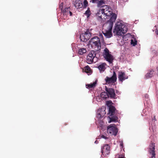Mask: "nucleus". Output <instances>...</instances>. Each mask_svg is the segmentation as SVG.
Returning <instances> with one entry per match:
<instances>
[{
    "label": "nucleus",
    "mask_w": 158,
    "mask_h": 158,
    "mask_svg": "<svg viewBox=\"0 0 158 158\" xmlns=\"http://www.w3.org/2000/svg\"><path fill=\"white\" fill-rule=\"evenodd\" d=\"M100 137L103 138L105 139H107V138L105 136L103 135H101L100 136Z\"/></svg>",
    "instance_id": "nucleus-33"
},
{
    "label": "nucleus",
    "mask_w": 158,
    "mask_h": 158,
    "mask_svg": "<svg viewBox=\"0 0 158 158\" xmlns=\"http://www.w3.org/2000/svg\"><path fill=\"white\" fill-rule=\"evenodd\" d=\"M96 84V81H95L93 82V83L87 84L86 85V88L90 89L94 87L95 86Z\"/></svg>",
    "instance_id": "nucleus-23"
},
{
    "label": "nucleus",
    "mask_w": 158,
    "mask_h": 158,
    "mask_svg": "<svg viewBox=\"0 0 158 158\" xmlns=\"http://www.w3.org/2000/svg\"><path fill=\"white\" fill-rule=\"evenodd\" d=\"M86 52V48H80L78 50V53L80 55H83Z\"/></svg>",
    "instance_id": "nucleus-22"
},
{
    "label": "nucleus",
    "mask_w": 158,
    "mask_h": 158,
    "mask_svg": "<svg viewBox=\"0 0 158 158\" xmlns=\"http://www.w3.org/2000/svg\"><path fill=\"white\" fill-rule=\"evenodd\" d=\"M144 97L146 98H148V94H145Z\"/></svg>",
    "instance_id": "nucleus-35"
},
{
    "label": "nucleus",
    "mask_w": 158,
    "mask_h": 158,
    "mask_svg": "<svg viewBox=\"0 0 158 158\" xmlns=\"http://www.w3.org/2000/svg\"><path fill=\"white\" fill-rule=\"evenodd\" d=\"M67 125V123H64V125H65V126H66V125Z\"/></svg>",
    "instance_id": "nucleus-43"
},
{
    "label": "nucleus",
    "mask_w": 158,
    "mask_h": 158,
    "mask_svg": "<svg viewBox=\"0 0 158 158\" xmlns=\"http://www.w3.org/2000/svg\"><path fill=\"white\" fill-rule=\"evenodd\" d=\"M117 79L116 74L114 71H113L112 76L110 77L107 76L105 79V80L106 82L108 84H113L116 81Z\"/></svg>",
    "instance_id": "nucleus-9"
},
{
    "label": "nucleus",
    "mask_w": 158,
    "mask_h": 158,
    "mask_svg": "<svg viewBox=\"0 0 158 158\" xmlns=\"http://www.w3.org/2000/svg\"><path fill=\"white\" fill-rule=\"evenodd\" d=\"M101 110H99L98 111V113L97 114V117L98 118H102L104 115L106 114V112L105 110L103 111H101Z\"/></svg>",
    "instance_id": "nucleus-18"
},
{
    "label": "nucleus",
    "mask_w": 158,
    "mask_h": 158,
    "mask_svg": "<svg viewBox=\"0 0 158 158\" xmlns=\"http://www.w3.org/2000/svg\"><path fill=\"white\" fill-rule=\"evenodd\" d=\"M84 14L87 16V18L90 16V11L89 8H88V10L85 11Z\"/></svg>",
    "instance_id": "nucleus-26"
},
{
    "label": "nucleus",
    "mask_w": 158,
    "mask_h": 158,
    "mask_svg": "<svg viewBox=\"0 0 158 158\" xmlns=\"http://www.w3.org/2000/svg\"><path fill=\"white\" fill-rule=\"evenodd\" d=\"M63 2H61L59 5V9L61 10V11H62L63 9Z\"/></svg>",
    "instance_id": "nucleus-29"
},
{
    "label": "nucleus",
    "mask_w": 158,
    "mask_h": 158,
    "mask_svg": "<svg viewBox=\"0 0 158 158\" xmlns=\"http://www.w3.org/2000/svg\"><path fill=\"white\" fill-rule=\"evenodd\" d=\"M110 116V122H115L118 121V118L117 116L114 115Z\"/></svg>",
    "instance_id": "nucleus-21"
},
{
    "label": "nucleus",
    "mask_w": 158,
    "mask_h": 158,
    "mask_svg": "<svg viewBox=\"0 0 158 158\" xmlns=\"http://www.w3.org/2000/svg\"><path fill=\"white\" fill-rule=\"evenodd\" d=\"M137 41L136 40H135L134 41L133 40H131V44H132L133 46H135L137 44Z\"/></svg>",
    "instance_id": "nucleus-28"
},
{
    "label": "nucleus",
    "mask_w": 158,
    "mask_h": 158,
    "mask_svg": "<svg viewBox=\"0 0 158 158\" xmlns=\"http://www.w3.org/2000/svg\"><path fill=\"white\" fill-rule=\"evenodd\" d=\"M110 147L108 144H106L102 148L101 152L104 155H108L110 152Z\"/></svg>",
    "instance_id": "nucleus-13"
},
{
    "label": "nucleus",
    "mask_w": 158,
    "mask_h": 158,
    "mask_svg": "<svg viewBox=\"0 0 158 158\" xmlns=\"http://www.w3.org/2000/svg\"><path fill=\"white\" fill-rule=\"evenodd\" d=\"M96 54L95 51L94 50L91 51L87 56V62L88 64H91L93 62L95 63L97 61L98 58L96 56Z\"/></svg>",
    "instance_id": "nucleus-4"
},
{
    "label": "nucleus",
    "mask_w": 158,
    "mask_h": 158,
    "mask_svg": "<svg viewBox=\"0 0 158 158\" xmlns=\"http://www.w3.org/2000/svg\"><path fill=\"white\" fill-rule=\"evenodd\" d=\"M155 143L151 142L149 145V147L148 148V152L149 153L152 155L150 158H155L156 154L155 153Z\"/></svg>",
    "instance_id": "nucleus-10"
},
{
    "label": "nucleus",
    "mask_w": 158,
    "mask_h": 158,
    "mask_svg": "<svg viewBox=\"0 0 158 158\" xmlns=\"http://www.w3.org/2000/svg\"><path fill=\"white\" fill-rule=\"evenodd\" d=\"M153 119H154V120H155L156 119V118H155V116H154V117H153V118L152 120H153Z\"/></svg>",
    "instance_id": "nucleus-40"
},
{
    "label": "nucleus",
    "mask_w": 158,
    "mask_h": 158,
    "mask_svg": "<svg viewBox=\"0 0 158 158\" xmlns=\"http://www.w3.org/2000/svg\"><path fill=\"white\" fill-rule=\"evenodd\" d=\"M82 72L86 73L88 75L91 74L92 73V70H82Z\"/></svg>",
    "instance_id": "nucleus-25"
},
{
    "label": "nucleus",
    "mask_w": 158,
    "mask_h": 158,
    "mask_svg": "<svg viewBox=\"0 0 158 158\" xmlns=\"http://www.w3.org/2000/svg\"><path fill=\"white\" fill-rule=\"evenodd\" d=\"M69 13L70 14V16H72V12L71 11H69Z\"/></svg>",
    "instance_id": "nucleus-36"
},
{
    "label": "nucleus",
    "mask_w": 158,
    "mask_h": 158,
    "mask_svg": "<svg viewBox=\"0 0 158 158\" xmlns=\"http://www.w3.org/2000/svg\"><path fill=\"white\" fill-rule=\"evenodd\" d=\"M112 103V102L111 101H107L106 102V104L107 105L109 106V105H111V104Z\"/></svg>",
    "instance_id": "nucleus-31"
},
{
    "label": "nucleus",
    "mask_w": 158,
    "mask_h": 158,
    "mask_svg": "<svg viewBox=\"0 0 158 158\" xmlns=\"http://www.w3.org/2000/svg\"><path fill=\"white\" fill-rule=\"evenodd\" d=\"M112 14V9L110 7V6L105 5L102 6V9L99 10L98 13V17L101 19L102 20L106 19L107 18L106 16H109L114 14Z\"/></svg>",
    "instance_id": "nucleus-2"
},
{
    "label": "nucleus",
    "mask_w": 158,
    "mask_h": 158,
    "mask_svg": "<svg viewBox=\"0 0 158 158\" xmlns=\"http://www.w3.org/2000/svg\"><path fill=\"white\" fill-rule=\"evenodd\" d=\"M118 77L119 81H121L122 82L123 81L128 78V76L124 72H118Z\"/></svg>",
    "instance_id": "nucleus-12"
},
{
    "label": "nucleus",
    "mask_w": 158,
    "mask_h": 158,
    "mask_svg": "<svg viewBox=\"0 0 158 158\" xmlns=\"http://www.w3.org/2000/svg\"><path fill=\"white\" fill-rule=\"evenodd\" d=\"M118 158H124L123 157H119Z\"/></svg>",
    "instance_id": "nucleus-42"
},
{
    "label": "nucleus",
    "mask_w": 158,
    "mask_h": 158,
    "mask_svg": "<svg viewBox=\"0 0 158 158\" xmlns=\"http://www.w3.org/2000/svg\"><path fill=\"white\" fill-rule=\"evenodd\" d=\"M91 36V34L89 29H87L84 33L80 34V38L81 41L86 42L88 40Z\"/></svg>",
    "instance_id": "nucleus-8"
},
{
    "label": "nucleus",
    "mask_w": 158,
    "mask_h": 158,
    "mask_svg": "<svg viewBox=\"0 0 158 158\" xmlns=\"http://www.w3.org/2000/svg\"><path fill=\"white\" fill-rule=\"evenodd\" d=\"M69 7H66L61 11V15H63L64 17H65V18L63 19H64L67 18V15L69 14Z\"/></svg>",
    "instance_id": "nucleus-15"
},
{
    "label": "nucleus",
    "mask_w": 158,
    "mask_h": 158,
    "mask_svg": "<svg viewBox=\"0 0 158 158\" xmlns=\"http://www.w3.org/2000/svg\"><path fill=\"white\" fill-rule=\"evenodd\" d=\"M107 65L106 63H103L99 65L98 68V69H105L106 68V66Z\"/></svg>",
    "instance_id": "nucleus-24"
},
{
    "label": "nucleus",
    "mask_w": 158,
    "mask_h": 158,
    "mask_svg": "<svg viewBox=\"0 0 158 158\" xmlns=\"http://www.w3.org/2000/svg\"><path fill=\"white\" fill-rule=\"evenodd\" d=\"M156 70V72H157V75L158 76V70Z\"/></svg>",
    "instance_id": "nucleus-41"
},
{
    "label": "nucleus",
    "mask_w": 158,
    "mask_h": 158,
    "mask_svg": "<svg viewBox=\"0 0 158 158\" xmlns=\"http://www.w3.org/2000/svg\"><path fill=\"white\" fill-rule=\"evenodd\" d=\"M156 32L158 35V30L156 29Z\"/></svg>",
    "instance_id": "nucleus-38"
},
{
    "label": "nucleus",
    "mask_w": 158,
    "mask_h": 158,
    "mask_svg": "<svg viewBox=\"0 0 158 158\" xmlns=\"http://www.w3.org/2000/svg\"><path fill=\"white\" fill-rule=\"evenodd\" d=\"M73 4L77 9L81 8L83 6L82 2L80 0H73Z\"/></svg>",
    "instance_id": "nucleus-14"
},
{
    "label": "nucleus",
    "mask_w": 158,
    "mask_h": 158,
    "mask_svg": "<svg viewBox=\"0 0 158 158\" xmlns=\"http://www.w3.org/2000/svg\"><path fill=\"white\" fill-rule=\"evenodd\" d=\"M84 68L85 69H91L88 65L85 66Z\"/></svg>",
    "instance_id": "nucleus-34"
},
{
    "label": "nucleus",
    "mask_w": 158,
    "mask_h": 158,
    "mask_svg": "<svg viewBox=\"0 0 158 158\" xmlns=\"http://www.w3.org/2000/svg\"><path fill=\"white\" fill-rule=\"evenodd\" d=\"M115 110L116 109L114 106L112 105L109 106V114L110 116L113 115L115 114Z\"/></svg>",
    "instance_id": "nucleus-16"
},
{
    "label": "nucleus",
    "mask_w": 158,
    "mask_h": 158,
    "mask_svg": "<svg viewBox=\"0 0 158 158\" xmlns=\"http://www.w3.org/2000/svg\"><path fill=\"white\" fill-rule=\"evenodd\" d=\"M88 2L87 0H84L83 2V6L84 8H85L88 6Z\"/></svg>",
    "instance_id": "nucleus-27"
},
{
    "label": "nucleus",
    "mask_w": 158,
    "mask_h": 158,
    "mask_svg": "<svg viewBox=\"0 0 158 158\" xmlns=\"http://www.w3.org/2000/svg\"><path fill=\"white\" fill-rule=\"evenodd\" d=\"M105 70H102V69H101V70H100V72H101L102 71L103 72Z\"/></svg>",
    "instance_id": "nucleus-39"
},
{
    "label": "nucleus",
    "mask_w": 158,
    "mask_h": 158,
    "mask_svg": "<svg viewBox=\"0 0 158 158\" xmlns=\"http://www.w3.org/2000/svg\"><path fill=\"white\" fill-rule=\"evenodd\" d=\"M90 43L94 45L98 49H100L101 48V44L100 39L98 37L96 36L92 38L90 40Z\"/></svg>",
    "instance_id": "nucleus-7"
},
{
    "label": "nucleus",
    "mask_w": 158,
    "mask_h": 158,
    "mask_svg": "<svg viewBox=\"0 0 158 158\" xmlns=\"http://www.w3.org/2000/svg\"><path fill=\"white\" fill-rule=\"evenodd\" d=\"M127 31V28L122 23L118 22L115 24V27L113 32L117 35H121L122 34L125 33Z\"/></svg>",
    "instance_id": "nucleus-3"
},
{
    "label": "nucleus",
    "mask_w": 158,
    "mask_h": 158,
    "mask_svg": "<svg viewBox=\"0 0 158 158\" xmlns=\"http://www.w3.org/2000/svg\"><path fill=\"white\" fill-rule=\"evenodd\" d=\"M105 90L107 93L109 97H110L111 98H115L116 95L115 93L114 89L108 88L106 87Z\"/></svg>",
    "instance_id": "nucleus-11"
},
{
    "label": "nucleus",
    "mask_w": 158,
    "mask_h": 158,
    "mask_svg": "<svg viewBox=\"0 0 158 158\" xmlns=\"http://www.w3.org/2000/svg\"><path fill=\"white\" fill-rule=\"evenodd\" d=\"M99 0H90V2L93 3H96Z\"/></svg>",
    "instance_id": "nucleus-30"
},
{
    "label": "nucleus",
    "mask_w": 158,
    "mask_h": 158,
    "mask_svg": "<svg viewBox=\"0 0 158 158\" xmlns=\"http://www.w3.org/2000/svg\"><path fill=\"white\" fill-rule=\"evenodd\" d=\"M102 125V123H101V124H100V125Z\"/></svg>",
    "instance_id": "nucleus-44"
},
{
    "label": "nucleus",
    "mask_w": 158,
    "mask_h": 158,
    "mask_svg": "<svg viewBox=\"0 0 158 158\" xmlns=\"http://www.w3.org/2000/svg\"><path fill=\"white\" fill-rule=\"evenodd\" d=\"M102 55L106 60L110 63H112L114 57L107 48H105L103 50Z\"/></svg>",
    "instance_id": "nucleus-5"
},
{
    "label": "nucleus",
    "mask_w": 158,
    "mask_h": 158,
    "mask_svg": "<svg viewBox=\"0 0 158 158\" xmlns=\"http://www.w3.org/2000/svg\"><path fill=\"white\" fill-rule=\"evenodd\" d=\"M120 145L121 146V147H122V148L123 147V143H120Z\"/></svg>",
    "instance_id": "nucleus-37"
},
{
    "label": "nucleus",
    "mask_w": 158,
    "mask_h": 158,
    "mask_svg": "<svg viewBox=\"0 0 158 158\" xmlns=\"http://www.w3.org/2000/svg\"><path fill=\"white\" fill-rule=\"evenodd\" d=\"M117 18V15L115 14H114L109 20L106 23L105 25L107 27V29L106 32H103V34L106 38H110L112 36V30L113 25V23L115 22Z\"/></svg>",
    "instance_id": "nucleus-1"
},
{
    "label": "nucleus",
    "mask_w": 158,
    "mask_h": 158,
    "mask_svg": "<svg viewBox=\"0 0 158 158\" xmlns=\"http://www.w3.org/2000/svg\"><path fill=\"white\" fill-rule=\"evenodd\" d=\"M155 71H154L153 70H151L147 73L145 75L146 77L147 78H151L155 74Z\"/></svg>",
    "instance_id": "nucleus-17"
},
{
    "label": "nucleus",
    "mask_w": 158,
    "mask_h": 158,
    "mask_svg": "<svg viewBox=\"0 0 158 158\" xmlns=\"http://www.w3.org/2000/svg\"><path fill=\"white\" fill-rule=\"evenodd\" d=\"M118 131V129L114 124H110L107 127V133L111 135L116 136Z\"/></svg>",
    "instance_id": "nucleus-6"
},
{
    "label": "nucleus",
    "mask_w": 158,
    "mask_h": 158,
    "mask_svg": "<svg viewBox=\"0 0 158 158\" xmlns=\"http://www.w3.org/2000/svg\"><path fill=\"white\" fill-rule=\"evenodd\" d=\"M100 122H101V123H102V122H101V121H100Z\"/></svg>",
    "instance_id": "nucleus-45"
},
{
    "label": "nucleus",
    "mask_w": 158,
    "mask_h": 158,
    "mask_svg": "<svg viewBox=\"0 0 158 158\" xmlns=\"http://www.w3.org/2000/svg\"><path fill=\"white\" fill-rule=\"evenodd\" d=\"M100 95L101 98L103 100L106 99L109 97V95L107 92H102L101 94Z\"/></svg>",
    "instance_id": "nucleus-20"
},
{
    "label": "nucleus",
    "mask_w": 158,
    "mask_h": 158,
    "mask_svg": "<svg viewBox=\"0 0 158 158\" xmlns=\"http://www.w3.org/2000/svg\"><path fill=\"white\" fill-rule=\"evenodd\" d=\"M99 39H102V40H103V36L102 34V33H99Z\"/></svg>",
    "instance_id": "nucleus-32"
},
{
    "label": "nucleus",
    "mask_w": 158,
    "mask_h": 158,
    "mask_svg": "<svg viewBox=\"0 0 158 158\" xmlns=\"http://www.w3.org/2000/svg\"><path fill=\"white\" fill-rule=\"evenodd\" d=\"M96 3L98 7H101L102 9V6H105L104 5L106 4V2L104 0H99Z\"/></svg>",
    "instance_id": "nucleus-19"
}]
</instances>
